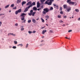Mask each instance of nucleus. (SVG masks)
I'll return each instance as SVG.
<instances>
[{"label":"nucleus","instance_id":"1","mask_svg":"<svg viewBox=\"0 0 80 80\" xmlns=\"http://www.w3.org/2000/svg\"><path fill=\"white\" fill-rule=\"evenodd\" d=\"M53 1H54V0H47L44 4H47L48 5H51L52 3V2H53Z\"/></svg>","mask_w":80,"mask_h":80},{"label":"nucleus","instance_id":"2","mask_svg":"<svg viewBox=\"0 0 80 80\" xmlns=\"http://www.w3.org/2000/svg\"><path fill=\"white\" fill-rule=\"evenodd\" d=\"M43 10L44 11L42 12V13L44 14H45L46 13H48V12H49L50 9H48V8H46L44 9Z\"/></svg>","mask_w":80,"mask_h":80},{"label":"nucleus","instance_id":"3","mask_svg":"<svg viewBox=\"0 0 80 80\" xmlns=\"http://www.w3.org/2000/svg\"><path fill=\"white\" fill-rule=\"evenodd\" d=\"M24 15H27V14H25L24 13H22L21 15V20H25V16Z\"/></svg>","mask_w":80,"mask_h":80},{"label":"nucleus","instance_id":"4","mask_svg":"<svg viewBox=\"0 0 80 80\" xmlns=\"http://www.w3.org/2000/svg\"><path fill=\"white\" fill-rule=\"evenodd\" d=\"M30 8V7H29V6L28 7L25 8V10L24 11V12H26L28 10V9H29Z\"/></svg>","mask_w":80,"mask_h":80},{"label":"nucleus","instance_id":"5","mask_svg":"<svg viewBox=\"0 0 80 80\" xmlns=\"http://www.w3.org/2000/svg\"><path fill=\"white\" fill-rule=\"evenodd\" d=\"M40 4L39 2H37V8H39L40 7Z\"/></svg>","mask_w":80,"mask_h":80},{"label":"nucleus","instance_id":"6","mask_svg":"<svg viewBox=\"0 0 80 80\" xmlns=\"http://www.w3.org/2000/svg\"><path fill=\"white\" fill-rule=\"evenodd\" d=\"M33 5H35V2H33V3H32L31 4L29 5V7H32Z\"/></svg>","mask_w":80,"mask_h":80},{"label":"nucleus","instance_id":"7","mask_svg":"<svg viewBox=\"0 0 80 80\" xmlns=\"http://www.w3.org/2000/svg\"><path fill=\"white\" fill-rule=\"evenodd\" d=\"M69 4H71V5H75V2H74L71 1L69 2Z\"/></svg>","mask_w":80,"mask_h":80},{"label":"nucleus","instance_id":"8","mask_svg":"<svg viewBox=\"0 0 80 80\" xmlns=\"http://www.w3.org/2000/svg\"><path fill=\"white\" fill-rule=\"evenodd\" d=\"M13 35V36H14L15 37V34H13V33H9L8 34V36H10V35Z\"/></svg>","mask_w":80,"mask_h":80},{"label":"nucleus","instance_id":"9","mask_svg":"<svg viewBox=\"0 0 80 80\" xmlns=\"http://www.w3.org/2000/svg\"><path fill=\"white\" fill-rule=\"evenodd\" d=\"M66 10L68 12H69L70 10H71V8L69 7L68 8H67Z\"/></svg>","mask_w":80,"mask_h":80},{"label":"nucleus","instance_id":"10","mask_svg":"<svg viewBox=\"0 0 80 80\" xmlns=\"http://www.w3.org/2000/svg\"><path fill=\"white\" fill-rule=\"evenodd\" d=\"M63 7H64V9H65L66 8H68L67 7V4H64L63 5Z\"/></svg>","mask_w":80,"mask_h":80},{"label":"nucleus","instance_id":"11","mask_svg":"<svg viewBox=\"0 0 80 80\" xmlns=\"http://www.w3.org/2000/svg\"><path fill=\"white\" fill-rule=\"evenodd\" d=\"M32 3V2H29L26 4V5H30Z\"/></svg>","mask_w":80,"mask_h":80},{"label":"nucleus","instance_id":"12","mask_svg":"<svg viewBox=\"0 0 80 80\" xmlns=\"http://www.w3.org/2000/svg\"><path fill=\"white\" fill-rule=\"evenodd\" d=\"M45 1V0H40V1L41 2L42 5H43L44 3L43 2Z\"/></svg>","mask_w":80,"mask_h":80},{"label":"nucleus","instance_id":"13","mask_svg":"<svg viewBox=\"0 0 80 80\" xmlns=\"http://www.w3.org/2000/svg\"><path fill=\"white\" fill-rule=\"evenodd\" d=\"M21 2V0H18L17 2V3H20Z\"/></svg>","mask_w":80,"mask_h":80},{"label":"nucleus","instance_id":"14","mask_svg":"<svg viewBox=\"0 0 80 80\" xmlns=\"http://www.w3.org/2000/svg\"><path fill=\"white\" fill-rule=\"evenodd\" d=\"M33 10H37V7H34L33 8Z\"/></svg>","mask_w":80,"mask_h":80},{"label":"nucleus","instance_id":"15","mask_svg":"<svg viewBox=\"0 0 80 80\" xmlns=\"http://www.w3.org/2000/svg\"><path fill=\"white\" fill-rule=\"evenodd\" d=\"M45 32H47V30H44L42 31V34H44V33H45Z\"/></svg>","mask_w":80,"mask_h":80},{"label":"nucleus","instance_id":"16","mask_svg":"<svg viewBox=\"0 0 80 80\" xmlns=\"http://www.w3.org/2000/svg\"><path fill=\"white\" fill-rule=\"evenodd\" d=\"M25 3H26V2H25V1H23L22 2V5H24V4H25Z\"/></svg>","mask_w":80,"mask_h":80},{"label":"nucleus","instance_id":"17","mask_svg":"<svg viewBox=\"0 0 80 80\" xmlns=\"http://www.w3.org/2000/svg\"><path fill=\"white\" fill-rule=\"evenodd\" d=\"M36 13V12H33L32 13V15L33 17L34 16V15H35V13Z\"/></svg>","mask_w":80,"mask_h":80},{"label":"nucleus","instance_id":"18","mask_svg":"<svg viewBox=\"0 0 80 80\" xmlns=\"http://www.w3.org/2000/svg\"><path fill=\"white\" fill-rule=\"evenodd\" d=\"M23 26H21V30L22 31L24 30V28H23Z\"/></svg>","mask_w":80,"mask_h":80},{"label":"nucleus","instance_id":"19","mask_svg":"<svg viewBox=\"0 0 80 80\" xmlns=\"http://www.w3.org/2000/svg\"><path fill=\"white\" fill-rule=\"evenodd\" d=\"M17 11H18V12L19 13H20V12H22V9H19L18 10H17Z\"/></svg>","mask_w":80,"mask_h":80},{"label":"nucleus","instance_id":"20","mask_svg":"<svg viewBox=\"0 0 80 80\" xmlns=\"http://www.w3.org/2000/svg\"><path fill=\"white\" fill-rule=\"evenodd\" d=\"M41 20H42V23H44V22H45V20H43V19H42V18H41Z\"/></svg>","mask_w":80,"mask_h":80},{"label":"nucleus","instance_id":"21","mask_svg":"<svg viewBox=\"0 0 80 80\" xmlns=\"http://www.w3.org/2000/svg\"><path fill=\"white\" fill-rule=\"evenodd\" d=\"M9 5H7V6H5V8H8V7H9Z\"/></svg>","mask_w":80,"mask_h":80},{"label":"nucleus","instance_id":"22","mask_svg":"<svg viewBox=\"0 0 80 80\" xmlns=\"http://www.w3.org/2000/svg\"><path fill=\"white\" fill-rule=\"evenodd\" d=\"M32 22H33V23H36V20H35V19H32Z\"/></svg>","mask_w":80,"mask_h":80},{"label":"nucleus","instance_id":"23","mask_svg":"<svg viewBox=\"0 0 80 80\" xmlns=\"http://www.w3.org/2000/svg\"><path fill=\"white\" fill-rule=\"evenodd\" d=\"M70 2H71V0H67V3H69Z\"/></svg>","mask_w":80,"mask_h":80},{"label":"nucleus","instance_id":"24","mask_svg":"<svg viewBox=\"0 0 80 80\" xmlns=\"http://www.w3.org/2000/svg\"><path fill=\"white\" fill-rule=\"evenodd\" d=\"M45 18H47V19H49V16H48V15L46 16Z\"/></svg>","mask_w":80,"mask_h":80},{"label":"nucleus","instance_id":"25","mask_svg":"<svg viewBox=\"0 0 80 80\" xmlns=\"http://www.w3.org/2000/svg\"><path fill=\"white\" fill-rule=\"evenodd\" d=\"M18 13H19L18 11H16L15 12V14H16V15H17V14H18Z\"/></svg>","mask_w":80,"mask_h":80},{"label":"nucleus","instance_id":"26","mask_svg":"<svg viewBox=\"0 0 80 80\" xmlns=\"http://www.w3.org/2000/svg\"><path fill=\"white\" fill-rule=\"evenodd\" d=\"M75 10L77 12H79V10L78 9H76Z\"/></svg>","mask_w":80,"mask_h":80},{"label":"nucleus","instance_id":"27","mask_svg":"<svg viewBox=\"0 0 80 80\" xmlns=\"http://www.w3.org/2000/svg\"><path fill=\"white\" fill-rule=\"evenodd\" d=\"M32 13H31V12L29 13H28V15H30V16H31V15H32Z\"/></svg>","mask_w":80,"mask_h":80},{"label":"nucleus","instance_id":"28","mask_svg":"<svg viewBox=\"0 0 80 80\" xmlns=\"http://www.w3.org/2000/svg\"><path fill=\"white\" fill-rule=\"evenodd\" d=\"M58 18H61V15H58Z\"/></svg>","mask_w":80,"mask_h":80},{"label":"nucleus","instance_id":"29","mask_svg":"<svg viewBox=\"0 0 80 80\" xmlns=\"http://www.w3.org/2000/svg\"><path fill=\"white\" fill-rule=\"evenodd\" d=\"M15 44H17V41H15L14 42Z\"/></svg>","mask_w":80,"mask_h":80},{"label":"nucleus","instance_id":"30","mask_svg":"<svg viewBox=\"0 0 80 80\" xmlns=\"http://www.w3.org/2000/svg\"><path fill=\"white\" fill-rule=\"evenodd\" d=\"M31 20H29L28 21V23H31Z\"/></svg>","mask_w":80,"mask_h":80},{"label":"nucleus","instance_id":"31","mask_svg":"<svg viewBox=\"0 0 80 80\" xmlns=\"http://www.w3.org/2000/svg\"><path fill=\"white\" fill-rule=\"evenodd\" d=\"M53 10V7H51V8H50V10Z\"/></svg>","mask_w":80,"mask_h":80},{"label":"nucleus","instance_id":"32","mask_svg":"<svg viewBox=\"0 0 80 80\" xmlns=\"http://www.w3.org/2000/svg\"><path fill=\"white\" fill-rule=\"evenodd\" d=\"M19 45H20V46H21V47H22V46H23V44H19L18 45V46H19Z\"/></svg>","mask_w":80,"mask_h":80},{"label":"nucleus","instance_id":"33","mask_svg":"<svg viewBox=\"0 0 80 80\" xmlns=\"http://www.w3.org/2000/svg\"><path fill=\"white\" fill-rule=\"evenodd\" d=\"M62 7H60V11H62Z\"/></svg>","mask_w":80,"mask_h":80},{"label":"nucleus","instance_id":"34","mask_svg":"<svg viewBox=\"0 0 80 80\" xmlns=\"http://www.w3.org/2000/svg\"><path fill=\"white\" fill-rule=\"evenodd\" d=\"M33 10H31V11H30V13H33Z\"/></svg>","mask_w":80,"mask_h":80},{"label":"nucleus","instance_id":"35","mask_svg":"<svg viewBox=\"0 0 80 80\" xmlns=\"http://www.w3.org/2000/svg\"><path fill=\"white\" fill-rule=\"evenodd\" d=\"M17 47L16 46H13L12 47V48H14V49H15V48H16Z\"/></svg>","mask_w":80,"mask_h":80},{"label":"nucleus","instance_id":"36","mask_svg":"<svg viewBox=\"0 0 80 80\" xmlns=\"http://www.w3.org/2000/svg\"><path fill=\"white\" fill-rule=\"evenodd\" d=\"M28 33H29V34H31V33H32V32L29 31Z\"/></svg>","mask_w":80,"mask_h":80},{"label":"nucleus","instance_id":"37","mask_svg":"<svg viewBox=\"0 0 80 80\" xmlns=\"http://www.w3.org/2000/svg\"><path fill=\"white\" fill-rule=\"evenodd\" d=\"M11 7H14V4H12L11 5Z\"/></svg>","mask_w":80,"mask_h":80},{"label":"nucleus","instance_id":"38","mask_svg":"<svg viewBox=\"0 0 80 80\" xmlns=\"http://www.w3.org/2000/svg\"><path fill=\"white\" fill-rule=\"evenodd\" d=\"M72 30H69L68 31V32L69 33H70V32H72Z\"/></svg>","mask_w":80,"mask_h":80},{"label":"nucleus","instance_id":"39","mask_svg":"<svg viewBox=\"0 0 80 80\" xmlns=\"http://www.w3.org/2000/svg\"><path fill=\"white\" fill-rule=\"evenodd\" d=\"M28 47V44H27L26 46V48H27Z\"/></svg>","mask_w":80,"mask_h":80},{"label":"nucleus","instance_id":"40","mask_svg":"<svg viewBox=\"0 0 80 80\" xmlns=\"http://www.w3.org/2000/svg\"><path fill=\"white\" fill-rule=\"evenodd\" d=\"M60 13L61 14H63V11H61L60 12Z\"/></svg>","mask_w":80,"mask_h":80},{"label":"nucleus","instance_id":"41","mask_svg":"<svg viewBox=\"0 0 80 80\" xmlns=\"http://www.w3.org/2000/svg\"><path fill=\"white\" fill-rule=\"evenodd\" d=\"M15 26H18V23H16L15 24Z\"/></svg>","mask_w":80,"mask_h":80},{"label":"nucleus","instance_id":"42","mask_svg":"<svg viewBox=\"0 0 80 80\" xmlns=\"http://www.w3.org/2000/svg\"><path fill=\"white\" fill-rule=\"evenodd\" d=\"M25 22H26V20H24L22 23H25Z\"/></svg>","mask_w":80,"mask_h":80},{"label":"nucleus","instance_id":"43","mask_svg":"<svg viewBox=\"0 0 80 80\" xmlns=\"http://www.w3.org/2000/svg\"><path fill=\"white\" fill-rule=\"evenodd\" d=\"M36 32V31H33V32H32V33H35Z\"/></svg>","mask_w":80,"mask_h":80},{"label":"nucleus","instance_id":"44","mask_svg":"<svg viewBox=\"0 0 80 80\" xmlns=\"http://www.w3.org/2000/svg\"><path fill=\"white\" fill-rule=\"evenodd\" d=\"M5 15V14H0V16H2V15Z\"/></svg>","mask_w":80,"mask_h":80},{"label":"nucleus","instance_id":"45","mask_svg":"<svg viewBox=\"0 0 80 80\" xmlns=\"http://www.w3.org/2000/svg\"><path fill=\"white\" fill-rule=\"evenodd\" d=\"M50 33H53V31L52 30H50Z\"/></svg>","mask_w":80,"mask_h":80},{"label":"nucleus","instance_id":"46","mask_svg":"<svg viewBox=\"0 0 80 80\" xmlns=\"http://www.w3.org/2000/svg\"><path fill=\"white\" fill-rule=\"evenodd\" d=\"M59 22H60V23H62V22H63V21H59Z\"/></svg>","mask_w":80,"mask_h":80},{"label":"nucleus","instance_id":"47","mask_svg":"<svg viewBox=\"0 0 80 80\" xmlns=\"http://www.w3.org/2000/svg\"><path fill=\"white\" fill-rule=\"evenodd\" d=\"M41 8H43V5L41 6Z\"/></svg>","mask_w":80,"mask_h":80},{"label":"nucleus","instance_id":"48","mask_svg":"<svg viewBox=\"0 0 80 80\" xmlns=\"http://www.w3.org/2000/svg\"><path fill=\"white\" fill-rule=\"evenodd\" d=\"M62 27H65V24H64L62 25Z\"/></svg>","mask_w":80,"mask_h":80},{"label":"nucleus","instance_id":"49","mask_svg":"<svg viewBox=\"0 0 80 80\" xmlns=\"http://www.w3.org/2000/svg\"><path fill=\"white\" fill-rule=\"evenodd\" d=\"M1 25H2V22H0V27L1 26Z\"/></svg>","mask_w":80,"mask_h":80},{"label":"nucleus","instance_id":"50","mask_svg":"<svg viewBox=\"0 0 80 80\" xmlns=\"http://www.w3.org/2000/svg\"><path fill=\"white\" fill-rule=\"evenodd\" d=\"M45 28L44 27H42L41 28V29H43V28Z\"/></svg>","mask_w":80,"mask_h":80},{"label":"nucleus","instance_id":"51","mask_svg":"<svg viewBox=\"0 0 80 80\" xmlns=\"http://www.w3.org/2000/svg\"><path fill=\"white\" fill-rule=\"evenodd\" d=\"M53 5H54V7H55V6H56V4H53Z\"/></svg>","mask_w":80,"mask_h":80},{"label":"nucleus","instance_id":"52","mask_svg":"<svg viewBox=\"0 0 80 80\" xmlns=\"http://www.w3.org/2000/svg\"><path fill=\"white\" fill-rule=\"evenodd\" d=\"M64 18H67V16H64L63 17Z\"/></svg>","mask_w":80,"mask_h":80},{"label":"nucleus","instance_id":"53","mask_svg":"<svg viewBox=\"0 0 80 80\" xmlns=\"http://www.w3.org/2000/svg\"><path fill=\"white\" fill-rule=\"evenodd\" d=\"M16 7H15L14 8H13V9H16Z\"/></svg>","mask_w":80,"mask_h":80},{"label":"nucleus","instance_id":"54","mask_svg":"<svg viewBox=\"0 0 80 80\" xmlns=\"http://www.w3.org/2000/svg\"><path fill=\"white\" fill-rule=\"evenodd\" d=\"M39 20V18H38L36 19L37 20Z\"/></svg>","mask_w":80,"mask_h":80},{"label":"nucleus","instance_id":"55","mask_svg":"<svg viewBox=\"0 0 80 80\" xmlns=\"http://www.w3.org/2000/svg\"><path fill=\"white\" fill-rule=\"evenodd\" d=\"M37 10L38 11H40V8H38Z\"/></svg>","mask_w":80,"mask_h":80},{"label":"nucleus","instance_id":"56","mask_svg":"<svg viewBox=\"0 0 80 80\" xmlns=\"http://www.w3.org/2000/svg\"><path fill=\"white\" fill-rule=\"evenodd\" d=\"M65 38L68 39V38L66 37H65Z\"/></svg>","mask_w":80,"mask_h":80},{"label":"nucleus","instance_id":"57","mask_svg":"<svg viewBox=\"0 0 80 80\" xmlns=\"http://www.w3.org/2000/svg\"><path fill=\"white\" fill-rule=\"evenodd\" d=\"M56 7L57 8H58V6H56Z\"/></svg>","mask_w":80,"mask_h":80},{"label":"nucleus","instance_id":"58","mask_svg":"<svg viewBox=\"0 0 80 80\" xmlns=\"http://www.w3.org/2000/svg\"><path fill=\"white\" fill-rule=\"evenodd\" d=\"M46 26H48V24H46Z\"/></svg>","mask_w":80,"mask_h":80},{"label":"nucleus","instance_id":"59","mask_svg":"<svg viewBox=\"0 0 80 80\" xmlns=\"http://www.w3.org/2000/svg\"><path fill=\"white\" fill-rule=\"evenodd\" d=\"M78 20H80V18H79L78 19Z\"/></svg>","mask_w":80,"mask_h":80},{"label":"nucleus","instance_id":"60","mask_svg":"<svg viewBox=\"0 0 80 80\" xmlns=\"http://www.w3.org/2000/svg\"><path fill=\"white\" fill-rule=\"evenodd\" d=\"M43 42V40H42L41 41V42Z\"/></svg>","mask_w":80,"mask_h":80},{"label":"nucleus","instance_id":"61","mask_svg":"<svg viewBox=\"0 0 80 80\" xmlns=\"http://www.w3.org/2000/svg\"><path fill=\"white\" fill-rule=\"evenodd\" d=\"M2 40H4V39L2 38Z\"/></svg>","mask_w":80,"mask_h":80},{"label":"nucleus","instance_id":"62","mask_svg":"<svg viewBox=\"0 0 80 80\" xmlns=\"http://www.w3.org/2000/svg\"><path fill=\"white\" fill-rule=\"evenodd\" d=\"M1 10H2V8H0V11H1Z\"/></svg>","mask_w":80,"mask_h":80},{"label":"nucleus","instance_id":"63","mask_svg":"<svg viewBox=\"0 0 80 80\" xmlns=\"http://www.w3.org/2000/svg\"><path fill=\"white\" fill-rule=\"evenodd\" d=\"M42 38H44V36H42Z\"/></svg>","mask_w":80,"mask_h":80},{"label":"nucleus","instance_id":"64","mask_svg":"<svg viewBox=\"0 0 80 80\" xmlns=\"http://www.w3.org/2000/svg\"><path fill=\"white\" fill-rule=\"evenodd\" d=\"M48 20L47 18H46V20Z\"/></svg>","mask_w":80,"mask_h":80}]
</instances>
